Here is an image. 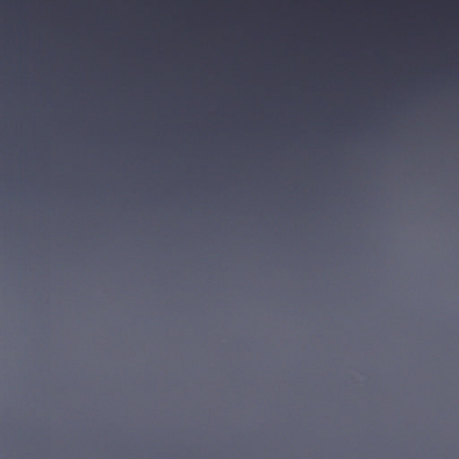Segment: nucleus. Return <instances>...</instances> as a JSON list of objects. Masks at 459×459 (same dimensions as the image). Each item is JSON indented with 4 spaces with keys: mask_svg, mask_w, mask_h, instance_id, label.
<instances>
[{
    "mask_svg": "<svg viewBox=\"0 0 459 459\" xmlns=\"http://www.w3.org/2000/svg\"><path fill=\"white\" fill-rule=\"evenodd\" d=\"M281 182H284V169L288 172L287 162V41H281Z\"/></svg>",
    "mask_w": 459,
    "mask_h": 459,
    "instance_id": "nucleus-1",
    "label": "nucleus"
},
{
    "mask_svg": "<svg viewBox=\"0 0 459 459\" xmlns=\"http://www.w3.org/2000/svg\"><path fill=\"white\" fill-rule=\"evenodd\" d=\"M281 182H284V169L288 172L287 162V41H281Z\"/></svg>",
    "mask_w": 459,
    "mask_h": 459,
    "instance_id": "nucleus-2",
    "label": "nucleus"
},
{
    "mask_svg": "<svg viewBox=\"0 0 459 459\" xmlns=\"http://www.w3.org/2000/svg\"><path fill=\"white\" fill-rule=\"evenodd\" d=\"M281 182H284V169L288 172L287 162V41H281Z\"/></svg>",
    "mask_w": 459,
    "mask_h": 459,
    "instance_id": "nucleus-3",
    "label": "nucleus"
},
{
    "mask_svg": "<svg viewBox=\"0 0 459 459\" xmlns=\"http://www.w3.org/2000/svg\"><path fill=\"white\" fill-rule=\"evenodd\" d=\"M281 182H284V169L288 172L287 162V41H281Z\"/></svg>",
    "mask_w": 459,
    "mask_h": 459,
    "instance_id": "nucleus-4",
    "label": "nucleus"
},
{
    "mask_svg": "<svg viewBox=\"0 0 459 459\" xmlns=\"http://www.w3.org/2000/svg\"><path fill=\"white\" fill-rule=\"evenodd\" d=\"M281 182H284V169L288 172L287 162V41H281Z\"/></svg>",
    "mask_w": 459,
    "mask_h": 459,
    "instance_id": "nucleus-5",
    "label": "nucleus"
},
{
    "mask_svg": "<svg viewBox=\"0 0 459 459\" xmlns=\"http://www.w3.org/2000/svg\"><path fill=\"white\" fill-rule=\"evenodd\" d=\"M281 41H287V0H280Z\"/></svg>",
    "mask_w": 459,
    "mask_h": 459,
    "instance_id": "nucleus-6",
    "label": "nucleus"
},
{
    "mask_svg": "<svg viewBox=\"0 0 459 459\" xmlns=\"http://www.w3.org/2000/svg\"><path fill=\"white\" fill-rule=\"evenodd\" d=\"M288 57H293L292 56V51H291V48H290V40L289 39V55H288Z\"/></svg>",
    "mask_w": 459,
    "mask_h": 459,
    "instance_id": "nucleus-7",
    "label": "nucleus"
},
{
    "mask_svg": "<svg viewBox=\"0 0 459 459\" xmlns=\"http://www.w3.org/2000/svg\"><path fill=\"white\" fill-rule=\"evenodd\" d=\"M281 191H282V195H283L284 194V182H281ZM281 202L282 203L284 202L283 198L281 199Z\"/></svg>",
    "mask_w": 459,
    "mask_h": 459,
    "instance_id": "nucleus-8",
    "label": "nucleus"
}]
</instances>
